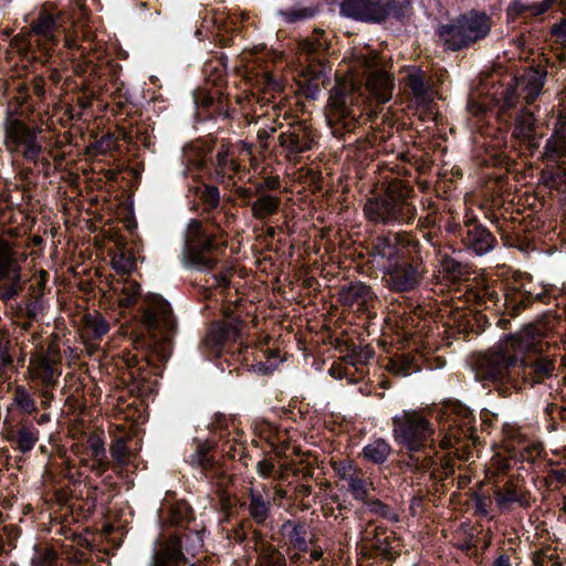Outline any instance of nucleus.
<instances>
[{
    "mask_svg": "<svg viewBox=\"0 0 566 566\" xmlns=\"http://www.w3.org/2000/svg\"><path fill=\"white\" fill-rule=\"evenodd\" d=\"M57 556L56 553L52 548H45L41 551H36L34 556L31 559L32 566H54L56 563Z\"/></svg>",
    "mask_w": 566,
    "mask_h": 566,
    "instance_id": "nucleus-47",
    "label": "nucleus"
},
{
    "mask_svg": "<svg viewBox=\"0 0 566 566\" xmlns=\"http://www.w3.org/2000/svg\"><path fill=\"white\" fill-rule=\"evenodd\" d=\"M231 270H227L218 275H214L213 276V280L216 281V284L220 287H228L229 284H230V279H231Z\"/></svg>",
    "mask_w": 566,
    "mask_h": 566,
    "instance_id": "nucleus-57",
    "label": "nucleus"
},
{
    "mask_svg": "<svg viewBox=\"0 0 566 566\" xmlns=\"http://www.w3.org/2000/svg\"><path fill=\"white\" fill-rule=\"evenodd\" d=\"M525 329H532V338L535 342V346L532 350L520 355L517 358L516 387L520 382L531 386L539 384L549 378L555 369L554 361L541 354V338L536 333V328L528 326Z\"/></svg>",
    "mask_w": 566,
    "mask_h": 566,
    "instance_id": "nucleus-9",
    "label": "nucleus"
},
{
    "mask_svg": "<svg viewBox=\"0 0 566 566\" xmlns=\"http://www.w3.org/2000/svg\"><path fill=\"white\" fill-rule=\"evenodd\" d=\"M4 144L10 151L20 153L24 159L35 163L42 153L38 140L39 128L29 127L23 120L8 116L4 120Z\"/></svg>",
    "mask_w": 566,
    "mask_h": 566,
    "instance_id": "nucleus-10",
    "label": "nucleus"
},
{
    "mask_svg": "<svg viewBox=\"0 0 566 566\" xmlns=\"http://www.w3.org/2000/svg\"><path fill=\"white\" fill-rule=\"evenodd\" d=\"M13 402L20 411L28 415L38 410L35 399L23 386H17L14 388Z\"/></svg>",
    "mask_w": 566,
    "mask_h": 566,
    "instance_id": "nucleus-37",
    "label": "nucleus"
},
{
    "mask_svg": "<svg viewBox=\"0 0 566 566\" xmlns=\"http://www.w3.org/2000/svg\"><path fill=\"white\" fill-rule=\"evenodd\" d=\"M534 566H560V563L553 556L544 553H536L533 557Z\"/></svg>",
    "mask_w": 566,
    "mask_h": 566,
    "instance_id": "nucleus-52",
    "label": "nucleus"
},
{
    "mask_svg": "<svg viewBox=\"0 0 566 566\" xmlns=\"http://www.w3.org/2000/svg\"><path fill=\"white\" fill-rule=\"evenodd\" d=\"M135 258L127 255L125 252L115 254L112 260V265L117 273L127 274L135 269Z\"/></svg>",
    "mask_w": 566,
    "mask_h": 566,
    "instance_id": "nucleus-45",
    "label": "nucleus"
},
{
    "mask_svg": "<svg viewBox=\"0 0 566 566\" xmlns=\"http://www.w3.org/2000/svg\"><path fill=\"white\" fill-rule=\"evenodd\" d=\"M51 388H45L41 391V396H42V401H41V405L42 407L44 408H49L54 396L53 394L50 391Z\"/></svg>",
    "mask_w": 566,
    "mask_h": 566,
    "instance_id": "nucleus-62",
    "label": "nucleus"
},
{
    "mask_svg": "<svg viewBox=\"0 0 566 566\" xmlns=\"http://www.w3.org/2000/svg\"><path fill=\"white\" fill-rule=\"evenodd\" d=\"M395 9V0H344L340 3L343 15L365 22H381Z\"/></svg>",
    "mask_w": 566,
    "mask_h": 566,
    "instance_id": "nucleus-12",
    "label": "nucleus"
},
{
    "mask_svg": "<svg viewBox=\"0 0 566 566\" xmlns=\"http://www.w3.org/2000/svg\"><path fill=\"white\" fill-rule=\"evenodd\" d=\"M281 198L272 195H261L251 203L252 217L256 220H265L274 216L280 208Z\"/></svg>",
    "mask_w": 566,
    "mask_h": 566,
    "instance_id": "nucleus-31",
    "label": "nucleus"
},
{
    "mask_svg": "<svg viewBox=\"0 0 566 566\" xmlns=\"http://www.w3.org/2000/svg\"><path fill=\"white\" fill-rule=\"evenodd\" d=\"M334 471L337 476L346 483L352 479L359 469L356 468L350 461H340L333 464Z\"/></svg>",
    "mask_w": 566,
    "mask_h": 566,
    "instance_id": "nucleus-48",
    "label": "nucleus"
},
{
    "mask_svg": "<svg viewBox=\"0 0 566 566\" xmlns=\"http://www.w3.org/2000/svg\"><path fill=\"white\" fill-rule=\"evenodd\" d=\"M559 136H566V117L563 115L558 116L553 128V135L551 137Z\"/></svg>",
    "mask_w": 566,
    "mask_h": 566,
    "instance_id": "nucleus-55",
    "label": "nucleus"
},
{
    "mask_svg": "<svg viewBox=\"0 0 566 566\" xmlns=\"http://www.w3.org/2000/svg\"><path fill=\"white\" fill-rule=\"evenodd\" d=\"M346 484L353 499L359 502L367 500L370 490L374 489L373 482L365 478L360 470Z\"/></svg>",
    "mask_w": 566,
    "mask_h": 566,
    "instance_id": "nucleus-35",
    "label": "nucleus"
},
{
    "mask_svg": "<svg viewBox=\"0 0 566 566\" xmlns=\"http://www.w3.org/2000/svg\"><path fill=\"white\" fill-rule=\"evenodd\" d=\"M364 88L353 76L339 80L329 92L325 116L335 136L360 126L364 114Z\"/></svg>",
    "mask_w": 566,
    "mask_h": 566,
    "instance_id": "nucleus-2",
    "label": "nucleus"
},
{
    "mask_svg": "<svg viewBox=\"0 0 566 566\" xmlns=\"http://www.w3.org/2000/svg\"><path fill=\"white\" fill-rule=\"evenodd\" d=\"M545 157L548 160H558L566 157V136L549 137L545 144Z\"/></svg>",
    "mask_w": 566,
    "mask_h": 566,
    "instance_id": "nucleus-39",
    "label": "nucleus"
},
{
    "mask_svg": "<svg viewBox=\"0 0 566 566\" xmlns=\"http://www.w3.org/2000/svg\"><path fill=\"white\" fill-rule=\"evenodd\" d=\"M407 464L418 471L426 472L436 464V459L431 452L426 453L422 458L417 454H410Z\"/></svg>",
    "mask_w": 566,
    "mask_h": 566,
    "instance_id": "nucleus-46",
    "label": "nucleus"
},
{
    "mask_svg": "<svg viewBox=\"0 0 566 566\" xmlns=\"http://www.w3.org/2000/svg\"><path fill=\"white\" fill-rule=\"evenodd\" d=\"M564 3V0H543L538 3L532 4V6H524V4H515L513 7V10L517 13H524L526 11H530L532 15H541L547 12L549 9H552L554 6L558 4L562 6Z\"/></svg>",
    "mask_w": 566,
    "mask_h": 566,
    "instance_id": "nucleus-42",
    "label": "nucleus"
},
{
    "mask_svg": "<svg viewBox=\"0 0 566 566\" xmlns=\"http://www.w3.org/2000/svg\"><path fill=\"white\" fill-rule=\"evenodd\" d=\"M423 274L424 268L417 258L412 259L411 262L388 264L385 280L390 290L395 292H409L420 284Z\"/></svg>",
    "mask_w": 566,
    "mask_h": 566,
    "instance_id": "nucleus-14",
    "label": "nucleus"
},
{
    "mask_svg": "<svg viewBox=\"0 0 566 566\" xmlns=\"http://www.w3.org/2000/svg\"><path fill=\"white\" fill-rule=\"evenodd\" d=\"M434 429L419 411L402 410L392 418V436L396 442L416 453L426 451L433 443Z\"/></svg>",
    "mask_w": 566,
    "mask_h": 566,
    "instance_id": "nucleus-6",
    "label": "nucleus"
},
{
    "mask_svg": "<svg viewBox=\"0 0 566 566\" xmlns=\"http://www.w3.org/2000/svg\"><path fill=\"white\" fill-rule=\"evenodd\" d=\"M339 298L346 306L357 307L358 311H367L375 302V294L365 283L353 282L340 289Z\"/></svg>",
    "mask_w": 566,
    "mask_h": 566,
    "instance_id": "nucleus-21",
    "label": "nucleus"
},
{
    "mask_svg": "<svg viewBox=\"0 0 566 566\" xmlns=\"http://www.w3.org/2000/svg\"><path fill=\"white\" fill-rule=\"evenodd\" d=\"M235 195L244 200L247 203L250 201L251 197H252V192L250 189L248 188H244V187H238L235 190Z\"/></svg>",
    "mask_w": 566,
    "mask_h": 566,
    "instance_id": "nucleus-63",
    "label": "nucleus"
},
{
    "mask_svg": "<svg viewBox=\"0 0 566 566\" xmlns=\"http://www.w3.org/2000/svg\"><path fill=\"white\" fill-rule=\"evenodd\" d=\"M242 321L238 317H228L224 322L213 324L205 340L203 345L212 355L219 356L221 348L229 342L235 340L241 332Z\"/></svg>",
    "mask_w": 566,
    "mask_h": 566,
    "instance_id": "nucleus-15",
    "label": "nucleus"
},
{
    "mask_svg": "<svg viewBox=\"0 0 566 566\" xmlns=\"http://www.w3.org/2000/svg\"><path fill=\"white\" fill-rule=\"evenodd\" d=\"M406 87L417 105L429 107L434 99V91L430 77L421 70H411L406 77Z\"/></svg>",
    "mask_w": 566,
    "mask_h": 566,
    "instance_id": "nucleus-18",
    "label": "nucleus"
},
{
    "mask_svg": "<svg viewBox=\"0 0 566 566\" xmlns=\"http://www.w3.org/2000/svg\"><path fill=\"white\" fill-rule=\"evenodd\" d=\"M551 32L555 38L559 40L566 39V18L562 19L558 23H555L552 27Z\"/></svg>",
    "mask_w": 566,
    "mask_h": 566,
    "instance_id": "nucleus-56",
    "label": "nucleus"
},
{
    "mask_svg": "<svg viewBox=\"0 0 566 566\" xmlns=\"http://www.w3.org/2000/svg\"><path fill=\"white\" fill-rule=\"evenodd\" d=\"M513 136L517 139L535 145L536 119L531 111H522L515 119Z\"/></svg>",
    "mask_w": 566,
    "mask_h": 566,
    "instance_id": "nucleus-28",
    "label": "nucleus"
},
{
    "mask_svg": "<svg viewBox=\"0 0 566 566\" xmlns=\"http://www.w3.org/2000/svg\"><path fill=\"white\" fill-rule=\"evenodd\" d=\"M496 505L502 510H507L516 503L522 507L531 506L530 493L515 480H509L503 486L494 491Z\"/></svg>",
    "mask_w": 566,
    "mask_h": 566,
    "instance_id": "nucleus-20",
    "label": "nucleus"
},
{
    "mask_svg": "<svg viewBox=\"0 0 566 566\" xmlns=\"http://www.w3.org/2000/svg\"><path fill=\"white\" fill-rule=\"evenodd\" d=\"M86 331L98 339L109 331V324L99 313L86 314L83 318Z\"/></svg>",
    "mask_w": 566,
    "mask_h": 566,
    "instance_id": "nucleus-36",
    "label": "nucleus"
},
{
    "mask_svg": "<svg viewBox=\"0 0 566 566\" xmlns=\"http://www.w3.org/2000/svg\"><path fill=\"white\" fill-rule=\"evenodd\" d=\"M181 541L177 536H171L160 544L155 552L151 566H182L185 556L181 551Z\"/></svg>",
    "mask_w": 566,
    "mask_h": 566,
    "instance_id": "nucleus-23",
    "label": "nucleus"
},
{
    "mask_svg": "<svg viewBox=\"0 0 566 566\" xmlns=\"http://www.w3.org/2000/svg\"><path fill=\"white\" fill-rule=\"evenodd\" d=\"M274 470V464L269 460L259 461L256 472L262 478H268Z\"/></svg>",
    "mask_w": 566,
    "mask_h": 566,
    "instance_id": "nucleus-54",
    "label": "nucleus"
},
{
    "mask_svg": "<svg viewBox=\"0 0 566 566\" xmlns=\"http://www.w3.org/2000/svg\"><path fill=\"white\" fill-rule=\"evenodd\" d=\"M57 29L59 22L53 8L51 6L42 7L38 18L32 23V31L39 36V41L45 50L51 49L56 43L55 32Z\"/></svg>",
    "mask_w": 566,
    "mask_h": 566,
    "instance_id": "nucleus-19",
    "label": "nucleus"
},
{
    "mask_svg": "<svg viewBox=\"0 0 566 566\" xmlns=\"http://www.w3.org/2000/svg\"><path fill=\"white\" fill-rule=\"evenodd\" d=\"M82 462L87 464V460L93 461L91 470L102 475L108 469L106 459L105 442L101 433L93 432L88 434L80 451Z\"/></svg>",
    "mask_w": 566,
    "mask_h": 566,
    "instance_id": "nucleus-17",
    "label": "nucleus"
},
{
    "mask_svg": "<svg viewBox=\"0 0 566 566\" xmlns=\"http://www.w3.org/2000/svg\"><path fill=\"white\" fill-rule=\"evenodd\" d=\"M291 526V531L289 533L290 544L300 552L307 551V541H306V527L303 524H292L287 522L284 524V528Z\"/></svg>",
    "mask_w": 566,
    "mask_h": 566,
    "instance_id": "nucleus-38",
    "label": "nucleus"
},
{
    "mask_svg": "<svg viewBox=\"0 0 566 566\" xmlns=\"http://www.w3.org/2000/svg\"><path fill=\"white\" fill-rule=\"evenodd\" d=\"M413 190L400 180L389 182L381 196L369 198L364 212L369 221L381 224L410 223L417 216Z\"/></svg>",
    "mask_w": 566,
    "mask_h": 566,
    "instance_id": "nucleus-4",
    "label": "nucleus"
},
{
    "mask_svg": "<svg viewBox=\"0 0 566 566\" xmlns=\"http://www.w3.org/2000/svg\"><path fill=\"white\" fill-rule=\"evenodd\" d=\"M460 438L457 436L455 432L451 431L450 433L446 434L442 440L440 441L441 449H449L452 448L454 444V441H458Z\"/></svg>",
    "mask_w": 566,
    "mask_h": 566,
    "instance_id": "nucleus-59",
    "label": "nucleus"
},
{
    "mask_svg": "<svg viewBox=\"0 0 566 566\" xmlns=\"http://www.w3.org/2000/svg\"><path fill=\"white\" fill-rule=\"evenodd\" d=\"M391 453L390 444L384 439H377L369 442L363 449V455L366 460L375 463L382 464L387 461Z\"/></svg>",
    "mask_w": 566,
    "mask_h": 566,
    "instance_id": "nucleus-34",
    "label": "nucleus"
},
{
    "mask_svg": "<svg viewBox=\"0 0 566 566\" xmlns=\"http://www.w3.org/2000/svg\"><path fill=\"white\" fill-rule=\"evenodd\" d=\"M256 566H287L285 556L272 544L256 546Z\"/></svg>",
    "mask_w": 566,
    "mask_h": 566,
    "instance_id": "nucleus-33",
    "label": "nucleus"
},
{
    "mask_svg": "<svg viewBox=\"0 0 566 566\" xmlns=\"http://www.w3.org/2000/svg\"><path fill=\"white\" fill-rule=\"evenodd\" d=\"M279 145L284 156L293 163H297L300 156L312 149L315 143L313 130L303 122L292 123L279 137Z\"/></svg>",
    "mask_w": 566,
    "mask_h": 566,
    "instance_id": "nucleus-13",
    "label": "nucleus"
},
{
    "mask_svg": "<svg viewBox=\"0 0 566 566\" xmlns=\"http://www.w3.org/2000/svg\"><path fill=\"white\" fill-rule=\"evenodd\" d=\"M114 292L118 293V302L123 307L134 305L140 294L139 284L130 279L117 281L113 286Z\"/></svg>",
    "mask_w": 566,
    "mask_h": 566,
    "instance_id": "nucleus-32",
    "label": "nucleus"
},
{
    "mask_svg": "<svg viewBox=\"0 0 566 566\" xmlns=\"http://www.w3.org/2000/svg\"><path fill=\"white\" fill-rule=\"evenodd\" d=\"M200 199L210 209L217 208L220 201L219 189L216 186H205Z\"/></svg>",
    "mask_w": 566,
    "mask_h": 566,
    "instance_id": "nucleus-49",
    "label": "nucleus"
},
{
    "mask_svg": "<svg viewBox=\"0 0 566 566\" xmlns=\"http://www.w3.org/2000/svg\"><path fill=\"white\" fill-rule=\"evenodd\" d=\"M491 28L492 21L488 14L471 11L452 24L440 27L439 35L450 50L458 51L488 36Z\"/></svg>",
    "mask_w": 566,
    "mask_h": 566,
    "instance_id": "nucleus-7",
    "label": "nucleus"
},
{
    "mask_svg": "<svg viewBox=\"0 0 566 566\" xmlns=\"http://www.w3.org/2000/svg\"><path fill=\"white\" fill-rule=\"evenodd\" d=\"M551 179L554 184L566 187V165L559 164L552 172Z\"/></svg>",
    "mask_w": 566,
    "mask_h": 566,
    "instance_id": "nucleus-53",
    "label": "nucleus"
},
{
    "mask_svg": "<svg viewBox=\"0 0 566 566\" xmlns=\"http://www.w3.org/2000/svg\"><path fill=\"white\" fill-rule=\"evenodd\" d=\"M143 324L151 337V350L158 355L160 360L169 356L166 343L170 339L176 329V318L169 303L160 295L149 294L145 297V310Z\"/></svg>",
    "mask_w": 566,
    "mask_h": 566,
    "instance_id": "nucleus-5",
    "label": "nucleus"
},
{
    "mask_svg": "<svg viewBox=\"0 0 566 566\" xmlns=\"http://www.w3.org/2000/svg\"><path fill=\"white\" fill-rule=\"evenodd\" d=\"M374 250L377 255L388 261V264L398 263L403 256L399 251L397 237L392 233L378 237L374 244Z\"/></svg>",
    "mask_w": 566,
    "mask_h": 566,
    "instance_id": "nucleus-30",
    "label": "nucleus"
},
{
    "mask_svg": "<svg viewBox=\"0 0 566 566\" xmlns=\"http://www.w3.org/2000/svg\"><path fill=\"white\" fill-rule=\"evenodd\" d=\"M240 171V164L238 163L234 151L226 144H222L216 155V172L221 181L224 179L232 180Z\"/></svg>",
    "mask_w": 566,
    "mask_h": 566,
    "instance_id": "nucleus-26",
    "label": "nucleus"
},
{
    "mask_svg": "<svg viewBox=\"0 0 566 566\" xmlns=\"http://www.w3.org/2000/svg\"><path fill=\"white\" fill-rule=\"evenodd\" d=\"M394 237H397L399 251L402 256L406 254H418L420 252L419 241L415 239V237L409 232H395Z\"/></svg>",
    "mask_w": 566,
    "mask_h": 566,
    "instance_id": "nucleus-41",
    "label": "nucleus"
},
{
    "mask_svg": "<svg viewBox=\"0 0 566 566\" xmlns=\"http://www.w3.org/2000/svg\"><path fill=\"white\" fill-rule=\"evenodd\" d=\"M546 72L541 69H527L517 80L520 95L527 104L533 103L542 93Z\"/></svg>",
    "mask_w": 566,
    "mask_h": 566,
    "instance_id": "nucleus-22",
    "label": "nucleus"
},
{
    "mask_svg": "<svg viewBox=\"0 0 566 566\" xmlns=\"http://www.w3.org/2000/svg\"><path fill=\"white\" fill-rule=\"evenodd\" d=\"M386 369L395 376L406 377L420 370L417 355L398 354L388 360Z\"/></svg>",
    "mask_w": 566,
    "mask_h": 566,
    "instance_id": "nucleus-27",
    "label": "nucleus"
},
{
    "mask_svg": "<svg viewBox=\"0 0 566 566\" xmlns=\"http://www.w3.org/2000/svg\"><path fill=\"white\" fill-rule=\"evenodd\" d=\"M209 451L210 446L207 442H196V450L190 457V463L202 469H208L211 467Z\"/></svg>",
    "mask_w": 566,
    "mask_h": 566,
    "instance_id": "nucleus-43",
    "label": "nucleus"
},
{
    "mask_svg": "<svg viewBox=\"0 0 566 566\" xmlns=\"http://www.w3.org/2000/svg\"><path fill=\"white\" fill-rule=\"evenodd\" d=\"M249 516L258 525H263L270 516L271 502L266 490L262 491L251 488L249 490V502L247 503Z\"/></svg>",
    "mask_w": 566,
    "mask_h": 566,
    "instance_id": "nucleus-25",
    "label": "nucleus"
},
{
    "mask_svg": "<svg viewBox=\"0 0 566 566\" xmlns=\"http://www.w3.org/2000/svg\"><path fill=\"white\" fill-rule=\"evenodd\" d=\"M111 453H112V457L120 464H124L126 463V461L128 460V455H129V451H128V448L126 446V442L122 439H118L116 440L112 446H111Z\"/></svg>",
    "mask_w": 566,
    "mask_h": 566,
    "instance_id": "nucleus-50",
    "label": "nucleus"
},
{
    "mask_svg": "<svg viewBox=\"0 0 566 566\" xmlns=\"http://www.w3.org/2000/svg\"><path fill=\"white\" fill-rule=\"evenodd\" d=\"M38 441V431L33 427L22 426L17 433L18 449L25 453L31 451Z\"/></svg>",
    "mask_w": 566,
    "mask_h": 566,
    "instance_id": "nucleus-40",
    "label": "nucleus"
},
{
    "mask_svg": "<svg viewBox=\"0 0 566 566\" xmlns=\"http://www.w3.org/2000/svg\"><path fill=\"white\" fill-rule=\"evenodd\" d=\"M62 356L55 344L34 353L29 363V373L33 380H40L45 388H53L62 374Z\"/></svg>",
    "mask_w": 566,
    "mask_h": 566,
    "instance_id": "nucleus-11",
    "label": "nucleus"
},
{
    "mask_svg": "<svg viewBox=\"0 0 566 566\" xmlns=\"http://www.w3.org/2000/svg\"><path fill=\"white\" fill-rule=\"evenodd\" d=\"M32 90L36 96L43 97L45 94L44 80L42 77L34 78Z\"/></svg>",
    "mask_w": 566,
    "mask_h": 566,
    "instance_id": "nucleus-60",
    "label": "nucleus"
},
{
    "mask_svg": "<svg viewBox=\"0 0 566 566\" xmlns=\"http://www.w3.org/2000/svg\"><path fill=\"white\" fill-rule=\"evenodd\" d=\"M287 22H296L313 17L314 11L308 8L289 10L282 13Z\"/></svg>",
    "mask_w": 566,
    "mask_h": 566,
    "instance_id": "nucleus-51",
    "label": "nucleus"
},
{
    "mask_svg": "<svg viewBox=\"0 0 566 566\" xmlns=\"http://www.w3.org/2000/svg\"><path fill=\"white\" fill-rule=\"evenodd\" d=\"M323 34L322 30H315L313 36L302 40L298 44L301 53L306 55L310 62L322 63L325 59L327 45L326 41L321 39Z\"/></svg>",
    "mask_w": 566,
    "mask_h": 566,
    "instance_id": "nucleus-29",
    "label": "nucleus"
},
{
    "mask_svg": "<svg viewBox=\"0 0 566 566\" xmlns=\"http://www.w3.org/2000/svg\"><path fill=\"white\" fill-rule=\"evenodd\" d=\"M263 187L266 188V190H275L280 188V179L277 176H270L262 180Z\"/></svg>",
    "mask_w": 566,
    "mask_h": 566,
    "instance_id": "nucleus-61",
    "label": "nucleus"
},
{
    "mask_svg": "<svg viewBox=\"0 0 566 566\" xmlns=\"http://www.w3.org/2000/svg\"><path fill=\"white\" fill-rule=\"evenodd\" d=\"M534 346L532 329H522L505 337L488 352L476 356L472 364L475 377L495 385L516 387L517 358L532 350Z\"/></svg>",
    "mask_w": 566,
    "mask_h": 566,
    "instance_id": "nucleus-1",
    "label": "nucleus"
},
{
    "mask_svg": "<svg viewBox=\"0 0 566 566\" xmlns=\"http://www.w3.org/2000/svg\"><path fill=\"white\" fill-rule=\"evenodd\" d=\"M231 538H233V541H235V542H238L240 544L243 543L247 539V533H245V530H244V523L238 524L232 530Z\"/></svg>",
    "mask_w": 566,
    "mask_h": 566,
    "instance_id": "nucleus-58",
    "label": "nucleus"
},
{
    "mask_svg": "<svg viewBox=\"0 0 566 566\" xmlns=\"http://www.w3.org/2000/svg\"><path fill=\"white\" fill-rule=\"evenodd\" d=\"M492 566H511L510 556L506 554L500 555L493 563Z\"/></svg>",
    "mask_w": 566,
    "mask_h": 566,
    "instance_id": "nucleus-64",
    "label": "nucleus"
},
{
    "mask_svg": "<svg viewBox=\"0 0 566 566\" xmlns=\"http://www.w3.org/2000/svg\"><path fill=\"white\" fill-rule=\"evenodd\" d=\"M379 104L387 103L392 96L394 78L382 70H373L367 78L366 87Z\"/></svg>",
    "mask_w": 566,
    "mask_h": 566,
    "instance_id": "nucleus-24",
    "label": "nucleus"
},
{
    "mask_svg": "<svg viewBox=\"0 0 566 566\" xmlns=\"http://www.w3.org/2000/svg\"><path fill=\"white\" fill-rule=\"evenodd\" d=\"M217 249L218 244L214 243L213 235H208L202 230L200 221L191 220L184 252L187 264L200 271L212 270L218 263Z\"/></svg>",
    "mask_w": 566,
    "mask_h": 566,
    "instance_id": "nucleus-8",
    "label": "nucleus"
},
{
    "mask_svg": "<svg viewBox=\"0 0 566 566\" xmlns=\"http://www.w3.org/2000/svg\"><path fill=\"white\" fill-rule=\"evenodd\" d=\"M462 242L468 250H471L476 255H484L492 251L495 245V238L482 224L469 220L460 230Z\"/></svg>",
    "mask_w": 566,
    "mask_h": 566,
    "instance_id": "nucleus-16",
    "label": "nucleus"
},
{
    "mask_svg": "<svg viewBox=\"0 0 566 566\" xmlns=\"http://www.w3.org/2000/svg\"><path fill=\"white\" fill-rule=\"evenodd\" d=\"M361 503H364L370 513L377 516H381L388 520H396V515L392 513L391 509L378 499L370 497L369 495L367 500L363 501Z\"/></svg>",
    "mask_w": 566,
    "mask_h": 566,
    "instance_id": "nucleus-44",
    "label": "nucleus"
},
{
    "mask_svg": "<svg viewBox=\"0 0 566 566\" xmlns=\"http://www.w3.org/2000/svg\"><path fill=\"white\" fill-rule=\"evenodd\" d=\"M8 212L0 205V298L4 301L22 292L23 269L28 260L20 242V229L4 226Z\"/></svg>",
    "mask_w": 566,
    "mask_h": 566,
    "instance_id": "nucleus-3",
    "label": "nucleus"
}]
</instances>
